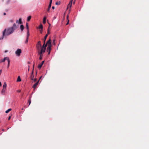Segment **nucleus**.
<instances>
[{
  "label": "nucleus",
  "mask_w": 149,
  "mask_h": 149,
  "mask_svg": "<svg viewBox=\"0 0 149 149\" xmlns=\"http://www.w3.org/2000/svg\"><path fill=\"white\" fill-rule=\"evenodd\" d=\"M17 28L15 23L13 24L12 26L4 29L2 32V35L0 37V40L3 39L4 37L8 36L13 33Z\"/></svg>",
  "instance_id": "f257e3e1"
},
{
  "label": "nucleus",
  "mask_w": 149,
  "mask_h": 149,
  "mask_svg": "<svg viewBox=\"0 0 149 149\" xmlns=\"http://www.w3.org/2000/svg\"><path fill=\"white\" fill-rule=\"evenodd\" d=\"M6 60H7L8 62V67L9 66L10 62V61L9 59V58L8 57H5L3 59H2L0 60V63L3 62L5 61Z\"/></svg>",
  "instance_id": "f03ea898"
},
{
  "label": "nucleus",
  "mask_w": 149,
  "mask_h": 149,
  "mask_svg": "<svg viewBox=\"0 0 149 149\" xmlns=\"http://www.w3.org/2000/svg\"><path fill=\"white\" fill-rule=\"evenodd\" d=\"M36 48L39 51L40 50V48L41 47V42L40 41H39L36 45Z\"/></svg>",
  "instance_id": "7ed1b4c3"
},
{
  "label": "nucleus",
  "mask_w": 149,
  "mask_h": 149,
  "mask_svg": "<svg viewBox=\"0 0 149 149\" xmlns=\"http://www.w3.org/2000/svg\"><path fill=\"white\" fill-rule=\"evenodd\" d=\"M22 52L21 50L20 49H18L15 52V54L17 56H19Z\"/></svg>",
  "instance_id": "20e7f679"
},
{
  "label": "nucleus",
  "mask_w": 149,
  "mask_h": 149,
  "mask_svg": "<svg viewBox=\"0 0 149 149\" xmlns=\"http://www.w3.org/2000/svg\"><path fill=\"white\" fill-rule=\"evenodd\" d=\"M52 2V0H50L49 2V4L48 6V9L47 10V11L48 12H49V10L51 8V4Z\"/></svg>",
  "instance_id": "39448f33"
},
{
  "label": "nucleus",
  "mask_w": 149,
  "mask_h": 149,
  "mask_svg": "<svg viewBox=\"0 0 149 149\" xmlns=\"http://www.w3.org/2000/svg\"><path fill=\"white\" fill-rule=\"evenodd\" d=\"M45 50H43V49H41L40 51V50L39 51H38V54L40 55H41V56H42V54L43 53H44L45 52Z\"/></svg>",
  "instance_id": "423d86ee"
},
{
  "label": "nucleus",
  "mask_w": 149,
  "mask_h": 149,
  "mask_svg": "<svg viewBox=\"0 0 149 149\" xmlns=\"http://www.w3.org/2000/svg\"><path fill=\"white\" fill-rule=\"evenodd\" d=\"M45 43L44 42V44L42 45V47H41V49H43V50H46V47L47 46V45L45 44Z\"/></svg>",
  "instance_id": "0eeeda50"
},
{
  "label": "nucleus",
  "mask_w": 149,
  "mask_h": 149,
  "mask_svg": "<svg viewBox=\"0 0 149 149\" xmlns=\"http://www.w3.org/2000/svg\"><path fill=\"white\" fill-rule=\"evenodd\" d=\"M6 88H3L2 90L1 93V94L3 95H5L6 93Z\"/></svg>",
  "instance_id": "6e6552de"
},
{
  "label": "nucleus",
  "mask_w": 149,
  "mask_h": 149,
  "mask_svg": "<svg viewBox=\"0 0 149 149\" xmlns=\"http://www.w3.org/2000/svg\"><path fill=\"white\" fill-rule=\"evenodd\" d=\"M16 22L17 23H18L19 24H22V19L21 18H19V21L18 20H17L16 21Z\"/></svg>",
  "instance_id": "1a4fd4ad"
},
{
  "label": "nucleus",
  "mask_w": 149,
  "mask_h": 149,
  "mask_svg": "<svg viewBox=\"0 0 149 149\" xmlns=\"http://www.w3.org/2000/svg\"><path fill=\"white\" fill-rule=\"evenodd\" d=\"M51 39H49V40L47 41V43L46 44L47 45H47H51Z\"/></svg>",
  "instance_id": "9d476101"
},
{
  "label": "nucleus",
  "mask_w": 149,
  "mask_h": 149,
  "mask_svg": "<svg viewBox=\"0 0 149 149\" xmlns=\"http://www.w3.org/2000/svg\"><path fill=\"white\" fill-rule=\"evenodd\" d=\"M39 81H38L37 82L35 83L33 86V87L34 88V89H35L38 85V83Z\"/></svg>",
  "instance_id": "9b49d317"
},
{
  "label": "nucleus",
  "mask_w": 149,
  "mask_h": 149,
  "mask_svg": "<svg viewBox=\"0 0 149 149\" xmlns=\"http://www.w3.org/2000/svg\"><path fill=\"white\" fill-rule=\"evenodd\" d=\"M73 0H70L69 3L68 4V8L69 7H70V8L72 6V2Z\"/></svg>",
  "instance_id": "f8f14e48"
},
{
  "label": "nucleus",
  "mask_w": 149,
  "mask_h": 149,
  "mask_svg": "<svg viewBox=\"0 0 149 149\" xmlns=\"http://www.w3.org/2000/svg\"><path fill=\"white\" fill-rule=\"evenodd\" d=\"M17 81V82H20L21 81V79L20 76H18Z\"/></svg>",
  "instance_id": "ddd939ff"
},
{
  "label": "nucleus",
  "mask_w": 149,
  "mask_h": 149,
  "mask_svg": "<svg viewBox=\"0 0 149 149\" xmlns=\"http://www.w3.org/2000/svg\"><path fill=\"white\" fill-rule=\"evenodd\" d=\"M46 17H45L43 18V24H45L46 23Z\"/></svg>",
  "instance_id": "4468645a"
},
{
  "label": "nucleus",
  "mask_w": 149,
  "mask_h": 149,
  "mask_svg": "<svg viewBox=\"0 0 149 149\" xmlns=\"http://www.w3.org/2000/svg\"><path fill=\"white\" fill-rule=\"evenodd\" d=\"M20 29H21V31H22L24 29V27L23 25H20Z\"/></svg>",
  "instance_id": "2eb2a0df"
},
{
  "label": "nucleus",
  "mask_w": 149,
  "mask_h": 149,
  "mask_svg": "<svg viewBox=\"0 0 149 149\" xmlns=\"http://www.w3.org/2000/svg\"><path fill=\"white\" fill-rule=\"evenodd\" d=\"M51 45H48V47H47V49L49 51H51Z\"/></svg>",
  "instance_id": "dca6fc26"
},
{
  "label": "nucleus",
  "mask_w": 149,
  "mask_h": 149,
  "mask_svg": "<svg viewBox=\"0 0 149 149\" xmlns=\"http://www.w3.org/2000/svg\"><path fill=\"white\" fill-rule=\"evenodd\" d=\"M6 86H7V84H6V82H5L4 83L3 85V88H6Z\"/></svg>",
  "instance_id": "f3484780"
},
{
  "label": "nucleus",
  "mask_w": 149,
  "mask_h": 149,
  "mask_svg": "<svg viewBox=\"0 0 149 149\" xmlns=\"http://www.w3.org/2000/svg\"><path fill=\"white\" fill-rule=\"evenodd\" d=\"M29 30H28L27 31V37L26 38H29Z\"/></svg>",
  "instance_id": "a211bd4d"
},
{
  "label": "nucleus",
  "mask_w": 149,
  "mask_h": 149,
  "mask_svg": "<svg viewBox=\"0 0 149 149\" xmlns=\"http://www.w3.org/2000/svg\"><path fill=\"white\" fill-rule=\"evenodd\" d=\"M31 16H28L27 17V21L28 22L31 19Z\"/></svg>",
  "instance_id": "6ab92c4d"
},
{
  "label": "nucleus",
  "mask_w": 149,
  "mask_h": 149,
  "mask_svg": "<svg viewBox=\"0 0 149 149\" xmlns=\"http://www.w3.org/2000/svg\"><path fill=\"white\" fill-rule=\"evenodd\" d=\"M12 110L11 109H9L7 110L6 111H5L6 113H8L10 111H11Z\"/></svg>",
  "instance_id": "aec40b11"
},
{
  "label": "nucleus",
  "mask_w": 149,
  "mask_h": 149,
  "mask_svg": "<svg viewBox=\"0 0 149 149\" xmlns=\"http://www.w3.org/2000/svg\"><path fill=\"white\" fill-rule=\"evenodd\" d=\"M43 26L42 24H40L39 26V28L40 29H42Z\"/></svg>",
  "instance_id": "412c9836"
},
{
  "label": "nucleus",
  "mask_w": 149,
  "mask_h": 149,
  "mask_svg": "<svg viewBox=\"0 0 149 149\" xmlns=\"http://www.w3.org/2000/svg\"><path fill=\"white\" fill-rule=\"evenodd\" d=\"M47 37V35H45L44 37V42L45 43L46 40V38Z\"/></svg>",
  "instance_id": "4be33fe9"
},
{
  "label": "nucleus",
  "mask_w": 149,
  "mask_h": 149,
  "mask_svg": "<svg viewBox=\"0 0 149 149\" xmlns=\"http://www.w3.org/2000/svg\"><path fill=\"white\" fill-rule=\"evenodd\" d=\"M26 29L28 30H29V26H28V24L27 23H26Z\"/></svg>",
  "instance_id": "5701e85b"
},
{
  "label": "nucleus",
  "mask_w": 149,
  "mask_h": 149,
  "mask_svg": "<svg viewBox=\"0 0 149 149\" xmlns=\"http://www.w3.org/2000/svg\"><path fill=\"white\" fill-rule=\"evenodd\" d=\"M28 40H29V38H26V40L25 42V43L26 44L27 43H28Z\"/></svg>",
  "instance_id": "b1692460"
},
{
  "label": "nucleus",
  "mask_w": 149,
  "mask_h": 149,
  "mask_svg": "<svg viewBox=\"0 0 149 149\" xmlns=\"http://www.w3.org/2000/svg\"><path fill=\"white\" fill-rule=\"evenodd\" d=\"M42 66L40 65V64H39L38 66V68L40 69L42 67Z\"/></svg>",
  "instance_id": "393cba45"
},
{
  "label": "nucleus",
  "mask_w": 149,
  "mask_h": 149,
  "mask_svg": "<svg viewBox=\"0 0 149 149\" xmlns=\"http://www.w3.org/2000/svg\"><path fill=\"white\" fill-rule=\"evenodd\" d=\"M34 77V75H31V79L32 80H33Z\"/></svg>",
  "instance_id": "a878e982"
},
{
  "label": "nucleus",
  "mask_w": 149,
  "mask_h": 149,
  "mask_svg": "<svg viewBox=\"0 0 149 149\" xmlns=\"http://www.w3.org/2000/svg\"><path fill=\"white\" fill-rule=\"evenodd\" d=\"M28 102L29 103V105H30L31 103V100L30 99L28 100Z\"/></svg>",
  "instance_id": "bb28decb"
},
{
  "label": "nucleus",
  "mask_w": 149,
  "mask_h": 149,
  "mask_svg": "<svg viewBox=\"0 0 149 149\" xmlns=\"http://www.w3.org/2000/svg\"><path fill=\"white\" fill-rule=\"evenodd\" d=\"M56 4L57 5H59L60 4V2H57L56 3Z\"/></svg>",
  "instance_id": "cd10ccee"
},
{
  "label": "nucleus",
  "mask_w": 149,
  "mask_h": 149,
  "mask_svg": "<svg viewBox=\"0 0 149 149\" xmlns=\"http://www.w3.org/2000/svg\"><path fill=\"white\" fill-rule=\"evenodd\" d=\"M42 56H41V55H40V57H39V59L40 60H42Z\"/></svg>",
  "instance_id": "c85d7f7f"
},
{
  "label": "nucleus",
  "mask_w": 149,
  "mask_h": 149,
  "mask_svg": "<svg viewBox=\"0 0 149 149\" xmlns=\"http://www.w3.org/2000/svg\"><path fill=\"white\" fill-rule=\"evenodd\" d=\"M10 22L12 23H13L14 22V21L13 19H11L10 21Z\"/></svg>",
  "instance_id": "c756f323"
},
{
  "label": "nucleus",
  "mask_w": 149,
  "mask_h": 149,
  "mask_svg": "<svg viewBox=\"0 0 149 149\" xmlns=\"http://www.w3.org/2000/svg\"><path fill=\"white\" fill-rule=\"evenodd\" d=\"M42 29H41V30H40V33H42Z\"/></svg>",
  "instance_id": "7c9ffc66"
},
{
  "label": "nucleus",
  "mask_w": 149,
  "mask_h": 149,
  "mask_svg": "<svg viewBox=\"0 0 149 149\" xmlns=\"http://www.w3.org/2000/svg\"><path fill=\"white\" fill-rule=\"evenodd\" d=\"M69 20L68 19V22L67 23L66 25H68L69 24Z\"/></svg>",
  "instance_id": "2f4dec72"
},
{
  "label": "nucleus",
  "mask_w": 149,
  "mask_h": 149,
  "mask_svg": "<svg viewBox=\"0 0 149 149\" xmlns=\"http://www.w3.org/2000/svg\"><path fill=\"white\" fill-rule=\"evenodd\" d=\"M34 81L35 82H36V81H37V79H36V78H34Z\"/></svg>",
  "instance_id": "473e14b6"
},
{
  "label": "nucleus",
  "mask_w": 149,
  "mask_h": 149,
  "mask_svg": "<svg viewBox=\"0 0 149 149\" xmlns=\"http://www.w3.org/2000/svg\"><path fill=\"white\" fill-rule=\"evenodd\" d=\"M47 33V34H49V30H48Z\"/></svg>",
  "instance_id": "72a5a7b5"
},
{
  "label": "nucleus",
  "mask_w": 149,
  "mask_h": 149,
  "mask_svg": "<svg viewBox=\"0 0 149 149\" xmlns=\"http://www.w3.org/2000/svg\"><path fill=\"white\" fill-rule=\"evenodd\" d=\"M21 90H17V91L18 92H19V93H20L21 92Z\"/></svg>",
  "instance_id": "f704fd0d"
},
{
  "label": "nucleus",
  "mask_w": 149,
  "mask_h": 149,
  "mask_svg": "<svg viewBox=\"0 0 149 149\" xmlns=\"http://www.w3.org/2000/svg\"><path fill=\"white\" fill-rule=\"evenodd\" d=\"M2 71L1 70H0V74L1 73Z\"/></svg>",
  "instance_id": "c9c22d12"
},
{
  "label": "nucleus",
  "mask_w": 149,
  "mask_h": 149,
  "mask_svg": "<svg viewBox=\"0 0 149 149\" xmlns=\"http://www.w3.org/2000/svg\"><path fill=\"white\" fill-rule=\"evenodd\" d=\"M10 118H11V117L10 116H9V117L8 118V120H10Z\"/></svg>",
  "instance_id": "e433bc0d"
},
{
  "label": "nucleus",
  "mask_w": 149,
  "mask_h": 149,
  "mask_svg": "<svg viewBox=\"0 0 149 149\" xmlns=\"http://www.w3.org/2000/svg\"><path fill=\"white\" fill-rule=\"evenodd\" d=\"M52 8L53 9H54V8H55V7H54V6H53L52 7Z\"/></svg>",
  "instance_id": "4c0bfd02"
},
{
  "label": "nucleus",
  "mask_w": 149,
  "mask_h": 149,
  "mask_svg": "<svg viewBox=\"0 0 149 149\" xmlns=\"http://www.w3.org/2000/svg\"><path fill=\"white\" fill-rule=\"evenodd\" d=\"M44 62V61H42L41 63H42V64H43Z\"/></svg>",
  "instance_id": "58836bf2"
},
{
  "label": "nucleus",
  "mask_w": 149,
  "mask_h": 149,
  "mask_svg": "<svg viewBox=\"0 0 149 149\" xmlns=\"http://www.w3.org/2000/svg\"><path fill=\"white\" fill-rule=\"evenodd\" d=\"M76 0H74L73 2V4H75V1Z\"/></svg>",
  "instance_id": "ea45409f"
},
{
  "label": "nucleus",
  "mask_w": 149,
  "mask_h": 149,
  "mask_svg": "<svg viewBox=\"0 0 149 149\" xmlns=\"http://www.w3.org/2000/svg\"><path fill=\"white\" fill-rule=\"evenodd\" d=\"M50 51H49V52H48V54H50Z\"/></svg>",
  "instance_id": "a19ab883"
},
{
  "label": "nucleus",
  "mask_w": 149,
  "mask_h": 149,
  "mask_svg": "<svg viewBox=\"0 0 149 149\" xmlns=\"http://www.w3.org/2000/svg\"><path fill=\"white\" fill-rule=\"evenodd\" d=\"M3 15H6V13H3Z\"/></svg>",
  "instance_id": "79ce46f5"
},
{
  "label": "nucleus",
  "mask_w": 149,
  "mask_h": 149,
  "mask_svg": "<svg viewBox=\"0 0 149 149\" xmlns=\"http://www.w3.org/2000/svg\"><path fill=\"white\" fill-rule=\"evenodd\" d=\"M56 18V17H53V19H55Z\"/></svg>",
  "instance_id": "37998d69"
},
{
  "label": "nucleus",
  "mask_w": 149,
  "mask_h": 149,
  "mask_svg": "<svg viewBox=\"0 0 149 149\" xmlns=\"http://www.w3.org/2000/svg\"><path fill=\"white\" fill-rule=\"evenodd\" d=\"M68 15L67 17V19H68Z\"/></svg>",
  "instance_id": "c03bdc74"
},
{
  "label": "nucleus",
  "mask_w": 149,
  "mask_h": 149,
  "mask_svg": "<svg viewBox=\"0 0 149 149\" xmlns=\"http://www.w3.org/2000/svg\"><path fill=\"white\" fill-rule=\"evenodd\" d=\"M1 86V82H0V86Z\"/></svg>",
  "instance_id": "a18cd8bd"
},
{
  "label": "nucleus",
  "mask_w": 149,
  "mask_h": 149,
  "mask_svg": "<svg viewBox=\"0 0 149 149\" xmlns=\"http://www.w3.org/2000/svg\"><path fill=\"white\" fill-rule=\"evenodd\" d=\"M10 2V0H8V1L7 2V3H8Z\"/></svg>",
  "instance_id": "49530a36"
},
{
  "label": "nucleus",
  "mask_w": 149,
  "mask_h": 149,
  "mask_svg": "<svg viewBox=\"0 0 149 149\" xmlns=\"http://www.w3.org/2000/svg\"><path fill=\"white\" fill-rule=\"evenodd\" d=\"M40 64V65H41L42 66V65H43V64H42V63H41Z\"/></svg>",
  "instance_id": "de8ad7c7"
},
{
  "label": "nucleus",
  "mask_w": 149,
  "mask_h": 149,
  "mask_svg": "<svg viewBox=\"0 0 149 149\" xmlns=\"http://www.w3.org/2000/svg\"><path fill=\"white\" fill-rule=\"evenodd\" d=\"M48 34H46V35H47V36H48Z\"/></svg>",
  "instance_id": "09e8293b"
},
{
  "label": "nucleus",
  "mask_w": 149,
  "mask_h": 149,
  "mask_svg": "<svg viewBox=\"0 0 149 149\" xmlns=\"http://www.w3.org/2000/svg\"><path fill=\"white\" fill-rule=\"evenodd\" d=\"M2 130V131H4V129H3Z\"/></svg>",
  "instance_id": "8fccbe9b"
},
{
  "label": "nucleus",
  "mask_w": 149,
  "mask_h": 149,
  "mask_svg": "<svg viewBox=\"0 0 149 149\" xmlns=\"http://www.w3.org/2000/svg\"><path fill=\"white\" fill-rule=\"evenodd\" d=\"M33 72H32V74H33Z\"/></svg>",
  "instance_id": "3c124183"
},
{
  "label": "nucleus",
  "mask_w": 149,
  "mask_h": 149,
  "mask_svg": "<svg viewBox=\"0 0 149 149\" xmlns=\"http://www.w3.org/2000/svg\"><path fill=\"white\" fill-rule=\"evenodd\" d=\"M49 25L50 26V24H49Z\"/></svg>",
  "instance_id": "603ef678"
},
{
  "label": "nucleus",
  "mask_w": 149,
  "mask_h": 149,
  "mask_svg": "<svg viewBox=\"0 0 149 149\" xmlns=\"http://www.w3.org/2000/svg\"><path fill=\"white\" fill-rule=\"evenodd\" d=\"M55 41L54 40H53V42H54Z\"/></svg>",
  "instance_id": "864d4df0"
},
{
  "label": "nucleus",
  "mask_w": 149,
  "mask_h": 149,
  "mask_svg": "<svg viewBox=\"0 0 149 149\" xmlns=\"http://www.w3.org/2000/svg\"><path fill=\"white\" fill-rule=\"evenodd\" d=\"M5 52H6V51H5Z\"/></svg>",
  "instance_id": "5fc2aeb1"
}]
</instances>
